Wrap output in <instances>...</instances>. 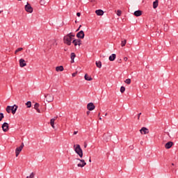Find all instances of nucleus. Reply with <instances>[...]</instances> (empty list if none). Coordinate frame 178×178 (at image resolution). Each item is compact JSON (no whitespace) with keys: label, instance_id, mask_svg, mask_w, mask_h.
I'll return each instance as SVG.
<instances>
[{"label":"nucleus","instance_id":"obj_1","mask_svg":"<svg viewBox=\"0 0 178 178\" xmlns=\"http://www.w3.org/2000/svg\"><path fill=\"white\" fill-rule=\"evenodd\" d=\"M74 151L77 155H79V158H83V149L80 147V145H74Z\"/></svg>","mask_w":178,"mask_h":178},{"label":"nucleus","instance_id":"obj_2","mask_svg":"<svg viewBox=\"0 0 178 178\" xmlns=\"http://www.w3.org/2000/svg\"><path fill=\"white\" fill-rule=\"evenodd\" d=\"M72 40H73V38H71L70 35H66L63 38L64 44H66L67 45H72Z\"/></svg>","mask_w":178,"mask_h":178},{"label":"nucleus","instance_id":"obj_3","mask_svg":"<svg viewBox=\"0 0 178 178\" xmlns=\"http://www.w3.org/2000/svg\"><path fill=\"white\" fill-rule=\"evenodd\" d=\"M24 9L26 12H28V13H33V7H31V5L29 3L25 6Z\"/></svg>","mask_w":178,"mask_h":178},{"label":"nucleus","instance_id":"obj_4","mask_svg":"<svg viewBox=\"0 0 178 178\" xmlns=\"http://www.w3.org/2000/svg\"><path fill=\"white\" fill-rule=\"evenodd\" d=\"M76 160L80 161V162H81V163L77 164L78 168H84V166L87 165V163H86V161H84V159H76Z\"/></svg>","mask_w":178,"mask_h":178},{"label":"nucleus","instance_id":"obj_5","mask_svg":"<svg viewBox=\"0 0 178 178\" xmlns=\"http://www.w3.org/2000/svg\"><path fill=\"white\" fill-rule=\"evenodd\" d=\"M45 98H46V101L47 102H52L54 101V95H52V94H47L45 96Z\"/></svg>","mask_w":178,"mask_h":178},{"label":"nucleus","instance_id":"obj_6","mask_svg":"<svg viewBox=\"0 0 178 178\" xmlns=\"http://www.w3.org/2000/svg\"><path fill=\"white\" fill-rule=\"evenodd\" d=\"M1 128L3 131H4V133H6V131L9 130V124H8V122H4L2 124Z\"/></svg>","mask_w":178,"mask_h":178},{"label":"nucleus","instance_id":"obj_7","mask_svg":"<svg viewBox=\"0 0 178 178\" xmlns=\"http://www.w3.org/2000/svg\"><path fill=\"white\" fill-rule=\"evenodd\" d=\"M85 35H86V34H84L83 31H80L79 32H78L76 33L77 38H80V40H83V38H84Z\"/></svg>","mask_w":178,"mask_h":178},{"label":"nucleus","instance_id":"obj_8","mask_svg":"<svg viewBox=\"0 0 178 178\" xmlns=\"http://www.w3.org/2000/svg\"><path fill=\"white\" fill-rule=\"evenodd\" d=\"M87 109L88 111H94L95 109V105H94V103L90 102V103L88 104Z\"/></svg>","mask_w":178,"mask_h":178},{"label":"nucleus","instance_id":"obj_9","mask_svg":"<svg viewBox=\"0 0 178 178\" xmlns=\"http://www.w3.org/2000/svg\"><path fill=\"white\" fill-rule=\"evenodd\" d=\"M72 44H74V45L75 47H77V45H79L80 47V45H81V40H80V39H74L72 41Z\"/></svg>","mask_w":178,"mask_h":178},{"label":"nucleus","instance_id":"obj_10","mask_svg":"<svg viewBox=\"0 0 178 178\" xmlns=\"http://www.w3.org/2000/svg\"><path fill=\"white\" fill-rule=\"evenodd\" d=\"M140 132L142 134H148L149 133V130L147 127H142L141 129L140 130Z\"/></svg>","mask_w":178,"mask_h":178},{"label":"nucleus","instance_id":"obj_11","mask_svg":"<svg viewBox=\"0 0 178 178\" xmlns=\"http://www.w3.org/2000/svg\"><path fill=\"white\" fill-rule=\"evenodd\" d=\"M17 108H19V106H17V105L16 104L11 106V113H13V115H15V113H16V111H17Z\"/></svg>","mask_w":178,"mask_h":178},{"label":"nucleus","instance_id":"obj_12","mask_svg":"<svg viewBox=\"0 0 178 178\" xmlns=\"http://www.w3.org/2000/svg\"><path fill=\"white\" fill-rule=\"evenodd\" d=\"M19 66L20 67H24V66H27V63H26V60H24V59H19Z\"/></svg>","mask_w":178,"mask_h":178},{"label":"nucleus","instance_id":"obj_13","mask_svg":"<svg viewBox=\"0 0 178 178\" xmlns=\"http://www.w3.org/2000/svg\"><path fill=\"white\" fill-rule=\"evenodd\" d=\"M58 119V117H54L50 120V125L53 129H55V120Z\"/></svg>","mask_w":178,"mask_h":178},{"label":"nucleus","instance_id":"obj_14","mask_svg":"<svg viewBox=\"0 0 178 178\" xmlns=\"http://www.w3.org/2000/svg\"><path fill=\"white\" fill-rule=\"evenodd\" d=\"M172 146H173V142L170 141L165 143V148H166V149H170V148H172Z\"/></svg>","mask_w":178,"mask_h":178},{"label":"nucleus","instance_id":"obj_15","mask_svg":"<svg viewBox=\"0 0 178 178\" xmlns=\"http://www.w3.org/2000/svg\"><path fill=\"white\" fill-rule=\"evenodd\" d=\"M22 148L20 147H18L15 149V156H19V155L20 154V152H22Z\"/></svg>","mask_w":178,"mask_h":178},{"label":"nucleus","instance_id":"obj_16","mask_svg":"<svg viewBox=\"0 0 178 178\" xmlns=\"http://www.w3.org/2000/svg\"><path fill=\"white\" fill-rule=\"evenodd\" d=\"M134 16H136V17H138L140 16H141V15H143V11L138 10L136 11H135L134 13Z\"/></svg>","mask_w":178,"mask_h":178},{"label":"nucleus","instance_id":"obj_17","mask_svg":"<svg viewBox=\"0 0 178 178\" xmlns=\"http://www.w3.org/2000/svg\"><path fill=\"white\" fill-rule=\"evenodd\" d=\"M40 108V104L35 103L34 105V108L35 109V111H37L38 113H41V111H40V108Z\"/></svg>","mask_w":178,"mask_h":178},{"label":"nucleus","instance_id":"obj_18","mask_svg":"<svg viewBox=\"0 0 178 178\" xmlns=\"http://www.w3.org/2000/svg\"><path fill=\"white\" fill-rule=\"evenodd\" d=\"M95 13H96V15H97V16H103V15H104V10H97L95 11Z\"/></svg>","mask_w":178,"mask_h":178},{"label":"nucleus","instance_id":"obj_19","mask_svg":"<svg viewBox=\"0 0 178 178\" xmlns=\"http://www.w3.org/2000/svg\"><path fill=\"white\" fill-rule=\"evenodd\" d=\"M110 62H113L116 59V54H113L111 56H109L108 58Z\"/></svg>","mask_w":178,"mask_h":178},{"label":"nucleus","instance_id":"obj_20","mask_svg":"<svg viewBox=\"0 0 178 178\" xmlns=\"http://www.w3.org/2000/svg\"><path fill=\"white\" fill-rule=\"evenodd\" d=\"M70 58H71V63H74V58H76V54L71 53Z\"/></svg>","mask_w":178,"mask_h":178},{"label":"nucleus","instance_id":"obj_21","mask_svg":"<svg viewBox=\"0 0 178 178\" xmlns=\"http://www.w3.org/2000/svg\"><path fill=\"white\" fill-rule=\"evenodd\" d=\"M84 78H85V80H86L87 81H92V78L87 74H85Z\"/></svg>","mask_w":178,"mask_h":178},{"label":"nucleus","instance_id":"obj_22","mask_svg":"<svg viewBox=\"0 0 178 178\" xmlns=\"http://www.w3.org/2000/svg\"><path fill=\"white\" fill-rule=\"evenodd\" d=\"M64 68L63 66L60 65V66H58L56 67V72H63Z\"/></svg>","mask_w":178,"mask_h":178},{"label":"nucleus","instance_id":"obj_23","mask_svg":"<svg viewBox=\"0 0 178 178\" xmlns=\"http://www.w3.org/2000/svg\"><path fill=\"white\" fill-rule=\"evenodd\" d=\"M96 66L99 67V69H101V67H102V63L101 61H96Z\"/></svg>","mask_w":178,"mask_h":178},{"label":"nucleus","instance_id":"obj_24","mask_svg":"<svg viewBox=\"0 0 178 178\" xmlns=\"http://www.w3.org/2000/svg\"><path fill=\"white\" fill-rule=\"evenodd\" d=\"M7 113H10L12 112V106H8L6 109Z\"/></svg>","mask_w":178,"mask_h":178},{"label":"nucleus","instance_id":"obj_25","mask_svg":"<svg viewBox=\"0 0 178 178\" xmlns=\"http://www.w3.org/2000/svg\"><path fill=\"white\" fill-rule=\"evenodd\" d=\"M153 8L154 9H156L158 8V0H155V1L153 2Z\"/></svg>","mask_w":178,"mask_h":178},{"label":"nucleus","instance_id":"obj_26","mask_svg":"<svg viewBox=\"0 0 178 178\" xmlns=\"http://www.w3.org/2000/svg\"><path fill=\"white\" fill-rule=\"evenodd\" d=\"M111 138V136H108H108H106V134H104L103 136V140L106 142H108V140H109Z\"/></svg>","mask_w":178,"mask_h":178},{"label":"nucleus","instance_id":"obj_27","mask_svg":"<svg viewBox=\"0 0 178 178\" xmlns=\"http://www.w3.org/2000/svg\"><path fill=\"white\" fill-rule=\"evenodd\" d=\"M126 44H127V40H124L121 42V47H124L126 45Z\"/></svg>","mask_w":178,"mask_h":178},{"label":"nucleus","instance_id":"obj_28","mask_svg":"<svg viewBox=\"0 0 178 178\" xmlns=\"http://www.w3.org/2000/svg\"><path fill=\"white\" fill-rule=\"evenodd\" d=\"M124 83H126V84H131V79H127L124 81Z\"/></svg>","mask_w":178,"mask_h":178},{"label":"nucleus","instance_id":"obj_29","mask_svg":"<svg viewBox=\"0 0 178 178\" xmlns=\"http://www.w3.org/2000/svg\"><path fill=\"white\" fill-rule=\"evenodd\" d=\"M124 91H126V88H124V86H121L120 92H122V94H123V92H124Z\"/></svg>","mask_w":178,"mask_h":178},{"label":"nucleus","instance_id":"obj_30","mask_svg":"<svg viewBox=\"0 0 178 178\" xmlns=\"http://www.w3.org/2000/svg\"><path fill=\"white\" fill-rule=\"evenodd\" d=\"M27 108H31V102L29 101L26 103Z\"/></svg>","mask_w":178,"mask_h":178},{"label":"nucleus","instance_id":"obj_31","mask_svg":"<svg viewBox=\"0 0 178 178\" xmlns=\"http://www.w3.org/2000/svg\"><path fill=\"white\" fill-rule=\"evenodd\" d=\"M3 118H5L3 113H0V122H2V119H3Z\"/></svg>","mask_w":178,"mask_h":178},{"label":"nucleus","instance_id":"obj_32","mask_svg":"<svg viewBox=\"0 0 178 178\" xmlns=\"http://www.w3.org/2000/svg\"><path fill=\"white\" fill-rule=\"evenodd\" d=\"M20 51H23L22 47H19V48L17 49L15 51V54H17V52H20Z\"/></svg>","mask_w":178,"mask_h":178},{"label":"nucleus","instance_id":"obj_33","mask_svg":"<svg viewBox=\"0 0 178 178\" xmlns=\"http://www.w3.org/2000/svg\"><path fill=\"white\" fill-rule=\"evenodd\" d=\"M35 175L34 174V172H31V175L29 176H27L26 178H34V176Z\"/></svg>","mask_w":178,"mask_h":178},{"label":"nucleus","instance_id":"obj_34","mask_svg":"<svg viewBox=\"0 0 178 178\" xmlns=\"http://www.w3.org/2000/svg\"><path fill=\"white\" fill-rule=\"evenodd\" d=\"M117 15H118V16H121V15H122V11H121L120 10H117Z\"/></svg>","mask_w":178,"mask_h":178},{"label":"nucleus","instance_id":"obj_35","mask_svg":"<svg viewBox=\"0 0 178 178\" xmlns=\"http://www.w3.org/2000/svg\"><path fill=\"white\" fill-rule=\"evenodd\" d=\"M67 35H70L71 38L72 37H74V34H72V33H68Z\"/></svg>","mask_w":178,"mask_h":178},{"label":"nucleus","instance_id":"obj_36","mask_svg":"<svg viewBox=\"0 0 178 178\" xmlns=\"http://www.w3.org/2000/svg\"><path fill=\"white\" fill-rule=\"evenodd\" d=\"M24 147V143H22L21 145L19 146V148L22 149Z\"/></svg>","mask_w":178,"mask_h":178},{"label":"nucleus","instance_id":"obj_37","mask_svg":"<svg viewBox=\"0 0 178 178\" xmlns=\"http://www.w3.org/2000/svg\"><path fill=\"white\" fill-rule=\"evenodd\" d=\"M76 75H77V72L73 73L72 74V77H76Z\"/></svg>","mask_w":178,"mask_h":178},{"label":"nucleus","instance_id":"obj_38","mask_svg":"<svg viewBox=\"0 0 178 178\" xmlns=\"http://www.w3.org/2000/svg\"><path fill=\"white\" fill-rule=\"evenodd\" d=\"M76 16H78V17H80V16H81V13H76Z\"/></svg>","mask_w":178,"mask_h":178},{"label":"nucleus","instance_id":"obj_39","mask_svg":"<svg viewBox=\"0 0 178 178\" xmlns=\"http://www.w3.org/2000/svg\"><path fill=\"white\" fill-rule=\"evenodd\" d=\"M140 116H141V113H140L139 114H138V120H140Z\"/></svg>","mask_w":178,"mask_h":178},{"label":"nucleus","instance_id":"obj_40","mask_svg":"<svg viewBox=\"0 0 178 178\" xmlns=\"http://www.w3.org/2000/svg\"><path fill=\"white\" fill-rule=\"evenodd\" d=\"M80 29H81V25H80V26H79V28L76 29V31H80Z\"/></svg>","mask_w":178,"mask_h":178},{"label":"nucleus","instance_id":"obj_41","mask_svg":"<svg viewBox=\"0 0 178 178\" xmlns=\"http://www.w3.org/2000/svg\"><path fill=\"white\" fill-rule=\"evenodd\" d=\"M90 113H91V112L90 111H88L87 112H86V115H90Z\"/></svg>","mask_w":178,"mask_h":178},{"label":"nucleus","instance_id":"obj_42","mask_svg":"<svg viewBox=\"0 0 178 178\" xmlns=\"http://www.w3.org/2000/svg\"><path fill=\"white\" fill-rule=\"evenodd\" d=\"M124 60L125 62H127V57H124Z\"/></svg>","mask_w":178,"mask_h":178},{"label":"nucleus","instance_id":"obj_43","mask_svg":"<svg viewBox=\"0 0 178 178\" xmlns=\"http://www.w3.org/2000/svg\"><path fill=\"white\" fill-rule=\"evenodd\" d=\"M84 148H87V143H84Z\"/></svg>","mask_w":178,"mask_h":178},{"label":"nucleus","instance_id":"obj_44","mask_svg":"<svg viewBox=\"0 0 178 178\" xmlns=\"http://www.w3.org/2000/svg\"><path fill=\"white\" fill-rule=\"evenodd\" d=\"M40 5H42V3H44V2L42 1H40Z\"/></svg>","mask_w":178,"mask_h":178},{"label":"nucleus","instance_id":"obj_45","mask_svg":"<svg viewBox=\"0 0 178 178\" xmlns=\"http://www.w3.org/2000/svg\"><path fill=\"white\" fill-rule=\"evenodd\" d=\"M77 133H78V131H74V135H76V134H77Z\"/></svg>","mask_w":178,"mask_h":178},{"label":"nucleus","instance_id":"obj_46","mask_svg":"<svg viewBox=\"0 0 178 178\" xmlns=\"http://www.w3.org/2000/svg\"><path fill=\"white\" fill-rule=\"evenodd\" d=\"M164 31H168V29L167 28H164Z\"/></svg>","mask_w":178,"mask_h":178},{"label":"nucleus","instance_id":"obj_47","mask_svg":"<svg viewBox=\"0 0 178 178\" xmlns=\"http://www.w3.org/2000/svg\"><path fill=\"white\" fill-rule=\"evenodd\" d=\"M143 88H147V86L145 85H144Z\"/></svg>","mask_w":178,"mask_h":178},{"label":"nucleus","instance_id":"obj_48","mask_svg":"<svg viewBox=\"0 0 178 178\" xmlns=\"http://www.w3.org/2000/svg\"><path fill=\"white\" fill-rule=\"evenodd\" d=\"M89 162H91V157H90L89 159Z\"/></svg>","mask_w":178,"mask_h":178},{"label":"nucleus","instance_id":"obj_49","mask_svg":"<svg viewBox=\"0 0 178 178\" xmlns=\"http://www.w3.org/2000/svg\"><path fill=\"white\" fill-rule=\"evenodd\" d=\"M64 51H67V48H66V49H64Z\"/></svg>","mask_w":178,"mask_h":178},{"label":"nucleus","instance_id":"obj_50","mask_svg":"<svg viewBox=\"0 0 178 178\" xmlns=\"http://www.w3.org/2000/svg\"><path fill=\"white\" fill-rule=\"evenodd\" d=\"M172 166H175V163H172Z\"/></svg>","mask_w":178,"mask_h":178},{"label":"nucleus","instance_id":"obj_51","mask_svg":"<svg viewBox=\"0 0 178 178\" xmlns=\"http://www.w3.org/2000/svg\"><path fill=\"white\" fill-rule=\"evenodd\" d=\"M107 115H108V113H106L105 116H106Z\"/></svg>","mask_w":178,"mask_h":178},{"label":"nucleus","instance_id":"obj_52","mask_svg":"<svg viewBox=\"0 0 178 178\" xmlns=\"http://www.w3.org/2000/svg\"><path fill=\"white\" fill-rule=\"evenodd\" d=\"M99 120H102V118H99Z\"/></svg>","mask_w":178,"mask_h":178},{"label":"nucleus","instance_id":"obj_53","mask_svg":"<svg viewBox=\"0 0 178 178\" xmlns=\"http://www.w3.org/2000/svg\"><path fill=\"white\" fill-rule=\"evenodd\" d=\"M99 115H101V113H99L98 116H99Z\"/></svg>","mask_w":178,"mask_h":178},{"label":"nucleus","instance_id":"obj_54","mask_svg":"<svg viewBox=\"0 0 178 178\" xmlns=\"http://www.w3.org/2000/svg\"><path fill=\"white\" fill-rule=\"evenodd\" d=\"M140 144L143 145V142H141Z\"/></svg>","mask_w":178,"mask_h":178},{"label":"nucleus","instance_id":"obj_55","mask_svg":"<svg viewBox=\"0 0 178 178\" xmlns=\"http://www.w3.org/2000/svg\"><path fill=\"white\" fill-rule=\"evenodd\" d=\"M56 45H58V43H56Z\"/></svg>","mask_w":178,"mask_h":178},{"label":"nucleus","instance_id":"obj_56","mask_svg":"<svg viewBox=\"0 0 178 178\" xmlns=\"http://www.w3.org/2000/svg\"><path fill=\"white\" fill-rule=\"evenodd\" d=\"M91 1V2H92V0H90Z\"/></svg>","mask_w":178,"mask_h":178},{"label":"nucleus","instance_id":"obj_57","mask_svg":"<svg viewBox=\"0 0 178 178\" xmlns=\"http://www.w3.org/2000/svg\"><path fill=\"white\" fill-rule=\"evenodd\" d=\"M2 11L0 10V13H1Z\"/></svg>","mask_w":178,"mask_h":178},{"label":"nucleus","instance_id":"obj_58","mask_svg":"<svg viewBox=\"0 0 178 178\" xmlns=\"http://www.w3.org/2000/svg\"><path fill=\"white\" fill-rule=\"evenodd\" d=\"M18 1H22V0H18Z\"/></svg>","mask_w":178,"mask_h":178}]
</instances>
